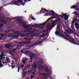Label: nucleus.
I'll use <instances>...</instances> for the list:
<instances>
[{
    "label": "nucleus",
    "mask_w": 79,
    "mask_h": 79,
    "mask_svg": "<svg viewBox=\"0 0 79 79\" xmlns=\"http://www.w3.org/2000/svg\"><path fill=\"white\" fill-rule=\"evenodd\" d=\"M18 2L15 0H13L10 3V4L11 5V4H12L13 5H18V3H21L20 4L18 5V6H19V5H23V0H18Z\"/></svg>",
    "instance_id": "nucleus-1"
},
{
    "label": "nucleus",
    "mask_w": 79,
    "mask_h": 79,
    "mask_svg": "<svg viewBox=\"0 0 79 79\" xmlns=\"http://www.w3.org/2000/svg\"><path fill=\"white\" fill-rule=\"evenodd\" d=\"M53 18H54L53 17L52 18V17H51L49 18L48 19H47L46 20V21L45 22L41 24V23H40L39 25L40 26H42L41 27H40L39 28L40 29H43V27H44V26H45V24H47V22H48V21H50V20H52V19H53Z\"/></svg>",
    "instance_id": "nucleus-2"
},
{
    "label": "nucleus",
    "mask_w": 79,
    "mask_h": 79,
    "mask_svg": "<svg viewBox=\"0 0 79 79\" xmlns=\"http://www.w3.org/2000/svg\"><path fill=\"white\" fill-rule=\"evenodd\" d=\"M51 13L52 15H54L55 16H57V17H61V18H63V17H64V16H66V13L64 15L62 14V15H59L54 12L53 11H51Z\"/></svg>",
    "instance_id": "nucleus-3"
},
{
    "label": "nucleus",
    "mask_w": 79,
    "mask_h": 79,
    "mask_svg": "<svg viewBox=\"0 0 79 79\" xmlns=\"http://www.w3.org/2000/svg\"><path fill=\"white\" fill-rule=\"evenodd\" d=\"M5 18V15L3 14H0V22L1 23H6V21L3 20Z\"/></svg>",
    "instance_id": "nucleus-4"
},
{
    "label": "nucleus",
    "mask_w": 79,
    "mask_h": 79,
    "mask_svg": "<svg viewBox=\"0 0 79 79\" xmlns=\"http://www.w3.org/2000/svg\"><path fill=\"white\" fill-rule=\"evenodd\" d=\"M13 19H17V22L18 23H20V24H22L23 27L24 26L23 25H24L25 23H24V22H23L21 19H17V17H15L14 19H13L12 20H13Z\"/></svg>",
    "instance_id": "nucleus-5"
},
{
    "label": "nucleus",
    "mask_w": 79,
    "mask_h": 79,
    "mask_svg": "<svg viewBox=\"0 0 79 79\" xmlns=\"http://www.w3.org/2000/svg\"><path fill=\"white\" fill-rule=\"evenodd\" d=\"M60 37H63V38H64V39H66V40H68V41H69L71 43H72V44H74V42H73L72 41H71V40H69V39H68V38L64 37V36H64V35H63L62 34H60Z\"/></svg>",
    "instance_id": "nucleus-6"
},
{
    "label": "nucleus",
    "mask_w": 79,
    "mask_h": 79,
    "mask_svg": "<svg viewBox=\"0 0 79 79\" xmlns=\"http://www.w3.org/2000/svg\"><path fill=\"white\" fill-rule=\"evenodd\" d=\"M15 34H18V35H19V36H21L22 37H25L26 36V35L20 33L19 31H15Z\"/></svg>",
    "instance_id": "nucleus-7"
},
{
    "label": "nucleus",
    "mask_w": 79,
    "mask_h": 79,
    "mask_svg": "<svg viewBox=\"0 0 79 79\" xmlns=\"http://www.w3.org/2000/svg\"><path fill=\"white\" fill-rule=\"evenodd\" d=\"M32 68L34 69H35L37 68V65L36 63V61H35L33 62V65H32Z\"/></svg>",
    "instance_id": "nucleus-8"
},
{
    "label": "nucleus",
    "mask_w": 79,
    "mask_h": 79,
    "mask_svg": "<svg viewBox=\"0 0 79 79\" xmlns=\"http://www.w3.org/2000/svg\"><path fill=\"white\" fill-rule=\"evenodd\" d=\"M5 47L6 48H9V49H10V48H11V47H15V46H12L11 45H10V44H7L5 45Z\"/></svg>",
    "instance_id": "nucleus-9"
},
{
    "label": "nucleus",
    "mask_w": 79,
    "mask_h": 79,
    "mask_svg": "<svg viewBox=\"0 0 79 79\" xmlns=\"http://www.w3.org/2000/svg\"><path fill=\"white\" fill-rule=\"evenodd\" d=\"M44 70L45 72H47V73L48 74L50 75V74H52V71H49V70L47 68H45L44 69Z\"/></svg>",
    "instance_id": "nucleus-10"
},
{
    "label": "nucleus",
    "mask_w": 79,
    "mask_h": 79,
    "mask_svg": "<svg viewBox=\"0 0 79 79\" xmlns=\"http://www.w3.org/2000/svg\"><path fill=\"white\" fill-rule=\"evenodd\" d=\"M0 58H1V60L0 61L1 62V63H2V61H5L6 57H3V56H2V55H0Z\"/></svg>",
    "instance_id": "nucleus-11"
},
{
    "label": "nucleus",
    "mask_w": 79,
    "mask_h": 79,
    "mask_svg": "<svg viewBox=\"0 0 79 79\" xmlns=\"http://www.w3.org/2000/svg\"><path fill=\"white\" fill-rule=\"evenodd\" d=\"M75 26L77 29H78L79 27V19L78 20L75 24Z\"/></svg>",
    "instance_id": "nucleus-12"
},
{
    "label": "nucleus",
    "mask_w": 79,
    "mask_h": 79,
    "mask_svg": "<svg viewBox=\"0 0 79 79\" xmlns=\"http://www.w3.org/2000/svg\"><path fill=\"white\" fill-rule=\"evenodd\" d=\"M58 32H59V27L57 26L56 31L55 32V34L56 35H60V34H59Z\"/></svg>",
    "instance_id": "nucleus-13"
},
{
    "label": "nucleus",
    "mask_w": 79,
    "mask_h": 79,
    "mask_svg": "<svg viewBox=\"0 0 79 79\" xmlns=\"http://www.w3.org/2000/svg\"><path fill=\"white\" fill-rule=\"evenodd\" d=\"M55 23H51V26L48 29V30H50V29H52L53 27H55V25L54 24Z\"/></svg>",
    "instance_id": "nucleus-14"
},
{
    "label": "nucleus",
    "mask_w": 79,
    "mask_h": 79,
    "mask_svg": "<svg viewBox=\"0 0 79 79\" xmlns=\"http://www.w3.org/2000/svg\"><path fill=\"white\" fill-rule=\"evenodd\" d=\"M9 36L11 37H14V38H18V35H16L13 34H10L9 35Z\"/></svg>",
    "instance_id": "nucleus-15"
},
{
    "label": "nucleus",
    "mask_w": 79,
    "mask_h": 79,
    "mask_svg": "<svg viewBox=\"0 0 79 79\" xmlns=\"http://www.w3.org/2000/svg\"><path fill=\"white\" fill-rule=\"evenodd\" d=\"M42 10H41V11H45V12H47V13H50L52 11H49L48 10H47L46 9L44 8L42 9Z\"/></svg>",
    "instance_id": "nucleus-16"
},
{
    "label": "nucleus",
    "mask_w": 79,
    "mask_h": 79,
    "mask_svg": "<svg viewBox=\"0 0 79 79\" xmlns=\"http://www.w3.org/2000/svg\"><path fill=\"white\" fill-rule=\"evenodd\" d=\"M42 42H43V41H39V40H38L35 43V45H39V44H42Z\"/></svg>",
    "instance_id": "nucleus-17"
},
{
    "label": "nucleus",
    "mask_w": 79,
    "mask_h": 79,
    "mask_svg": "<svg viewBox=\"0 0 79 79\" xmlns=\"http://www.w3.org/2000/svg\"><path fill=\"white\" fill-rule=\"evenodd\" d=\"M44 66L41 65L39 67H38V69L39 70H41L43 69L44 68Z\"/></svg>",
    "instance_id": "nucleus-18"
},
{
    "label": "nucleus",
    "mask_w": 79,
    "mask_h": 79,
    "mask_svg": "<svg viewBox=\"0 0 79 79\" xmlns=\"http://www.w3.org/2000/svg\"><path fill=\"white\" fill-rule=\"evenodd\" d=\"M27 59L26 58H25L23 60L22 62L24 64H26V61H27Z\"/></svg>",
    "instance_id": "nucleus-19"
},
{
    "label": "nucleus",
    "mask_w": 79,
    "mask_h": 79,
    "mask_svg": "<svg viewBox=\"0 0 79 79\" xmlns=\"http://www.w3.org/2000/svg\"><path fill=\"white\" fill-rule=\"evenodd\" d=\"M25 24H26V23H25L24 25H23V27H24V28H27L28 27H31V24H30L29 25L27 26H26V25H25Z\"/></svg>",
    "instance_id": "nucleus-20"
},
{
    "label": "nucleus",
    "mask_w": 79,
    "mask_h": 79,
    "mask_svg": "<svg viewBox=\"0 0 79 79\" xmlns=\"http://www.w3.org/2000/svg\"><path fill=\"white\" fill-rule=\"evenodd\" d=\"M19 65V66H18V72H19V69H20V67H21V65H20V64H19V63L18 64H17V66H18Z\"/></svg>",
    "instance_id": "nucleus-21"
},
{
    "label": "nucleus",
    "mask_w": 79,
    "mask_h": 79,
    "mask_svg": "<svg viewBox=\"0 0 79 79\" xmlns=\"http://www.w3.org/2000/svg\"><path fill=\"white\" fill-rule=\"evenodd\" d=\"M77 6H78L74 5V6H71L70 7V8H71V9H74L75 8H77Z\"/></svg>",
    "instance_id": "nucleus-22"
},
{
    "label": "nucleus",
    "mask_w": 79,
    "mask_h": 79,
    "mask_svg": "<svg viewBox=\"0 0 79 79\" xmlns=\"http://www.w3.org/2000/svg\"><path fill=\"white\" fill-rule=\"evenodd\" d=\"M64 17V20L66 21V20H68V16L67 15V14H66V15Z\"/></svg>",
    "instance_id": "nucleus-23"
},
{
    "label": "nucleus",
    "mask_w": 79,
    "mask_h": 79,
    "mask_svg": "<svg viewBox=\"0 0 79 79\" xmlns=\"http://www.w3.org/2000/svg\"><path fill=\"white\" fill-rule=\"evenodd\" d=\"M5 61H7V63H9V62H10V59L9 58H8V57H6V59H5Z\"/></svg>",
    "instance_id": "nucleus-24"
},
{
    "label": "nucleus",
    "mask_w": 79,
    "mask_h": 79,
    "mask_svg": "<svg viewBox=\"0 0 79 79\" xmlns=\"http://www.w3.org/2000/svg\"><path fill=\"white\" fill-rule=\"evenodd\" d=\"M2 63L4 66H5L7 64V63H8V62H6V61H2Z\"/></svg>",
    "instance_id": "nucleus-25"
},
{
    "label": "nucleus",
    "mask_w": 79,
    "mask_h": 79,
    "mask_svg": "<svg viewBox=\"0 0 79 79\" xmlns=\"http://www.w3.org/2000/svg\"><path fill=\"white\" fill-rule=\"evenodd\" d=\"M25 44V42L24 41H21L19 43V44L20 45L24 44Z\"/></svg>",
    "instance_id": "nucleus-26"
},
{
    "label": "nucleus",
    "mask_w": 79,
    "mask_h": 79,
    "mask_svg": "<svg viewBox=\"0 0 79 79\" xmlns=\"http://www.w3.org/2000/svg\"><path fill=\"white\" fill-rule=\"evenodd\" d=\"M40 75H42L43 74V75L44 76H45V77H47V76H46V74L45 73H40Z\"/></svg>",
    "instance_id": "nucleus-27"
},
{
    "label": "nucleus",
    "mask_w": 79,
    "mask_h": 79,
    "mask_svg": "<svg viewBox=\"0 0 79 79\" xmlns=\"http://www.w3.org/2000/svg\"><path fill=\"white\" fill-rule=\"evenodd\" d=\"M30 58L31 61H30V63H31V62H32V58H33V56H31Z\"/></svg>",
    "instance_id": "nucleus-28"
},
{
    "label": "nucleus",
    "mask_w": 79,
    "mask_h": 79,
    "mask_svg": "<svg viewBox=\"0 0 79 79\" xmlns=\"http://www.w3.org/2000/svg\"><path fill=\"white\" fill-rule=\"evenodd\" d=\"M22 46L21 45H19L16 48L17 49H20V48H21Z\"/></svg>",
    "instance_id": "nucleus-29"
},
{
    "label": "nucleus",
    "mask_w": 79,
    "mask_h": 79,
    "mask_svg": "<svg viewBox=\"0 0 79 79\" xmlns=\"http://www.w3.org/2000/svg\"><path fill=\"white\" fill-rule=\"evenodd\" d=\"M73 13H74L76 16H78V12H77L75 11L73 12Z\"/></svg>",
    "instance_id": "nucleus-30"
},
{
    "label": "nucleus",
    "mask_w": 79,
    "mask_h": 79,
    "mask_svg": "<svg viewBox=\"0 0 79 79\" xmlns=\"http://www.w3.org/2000/svg\"><path fill=\"white\" fill-rule=\"evenodd\" d=\"M74 21H75V22H76V21H79V20H77V18H75L73 20Z\"/></svg>",
    "instance_id": "nucleus-31"
},
{
    "label": "nucleus",
    "mask_w": 79,
    "mask_h": 79,
    "mask_svg": "<svg viewBox=\"0 0 79 79\" xmlns=\"http://www.w3.org/2000/svg\"><path fill=\"white\" fill-rule=\"evenodd\" d=\"M9 53L10 54V55H11L12 56H15V55H14V54L12 53L11 52H10Z\"/></svg>",
    "instance_id": "nucleus-32"
},
{
    "label": "nucleus",
    "mask_w": 79,
    "mask_h": 79,
    "mask_svg": "<svg viewBox=\"0 0 79 79\" xmlns=\"http://www.w3.org/2000/svg\"><path fill=\"white\" fill-rule=\"evenodd\" d=\"M4 26V25L3 24H0V28H1V27H3Z\"/></svg>",
    "instance_id": "nucleus-33"
},
{
    "label": "nucleus",
    "mask_w": 79,
    "mask_h": 79,
    "mask_svg": "<svg viewBox=\"0 0 79 79\" xmlns=\"http://www.w3.org/2000/svg\"><path fill=\"white\" fill-rule=\"evenodd\" d=\"M13 57L12 58L13 59H14V60H15V62H16V61H17V59H16V58H15V56H13Z\"/></svg>",
    "instance_id": "nucleus-34"
},
{
    "label": "nucleus",
    "mask_w": 79,
    "mask_h": 79,
    "mask_svg": "<svg viewBox=\"0 0 79 79\" xmlns=\"http://www.w3.org/2000/svg\"><path fill=\"white\" fill-rule=\"evenodd\" d=\"M74 44H74L75 45H79V44L77 43L74 42Z\"/></svg>",
    "instance_id": "nucleus-35"
},
{
    "label": "nucleus",
    "mask_w": 79,
    "mask_h": 79,
    "mask_svg": "<svg viewBox=\"0 0 79 79\" xmlns=\"http://www.w3.org/2000/svg\"><path fill=\"white\" fill-rule=\"evenodd\" d=\"M38 35H39V34H34L33 35H32V37H35V36H38Z\"/></svg>",
    "instance_id": "nucleus-36"
},
{
    "label": "nucleus",
    "mask_w": 79,
    "mask_h": 79,
    "mask_svg": "<svg viewBox=\"0 0 79 79\" xmlns=\"http://www.w3.org/2000/svg\"><path fill=\"white\" fill-rule=\"evenodd\" d=\"M35 31H37L35 30L33 31H32L31 32V34H34V32H35Z\"/></svg>",
    "instance_id": "nucleus-37"
},
{
    "label": "nucleus",
    "mask_w": 79,
    "mask_h": 79,
    "mask_svg": "<svg viewBox=\"0 0 79 79\" xmlns=\"http://www.w3.org/2000/svg\"><path fill=\"white\" fill-rule=\"evenodd\" d=\"M30 32V31H27L26 30H25L24 31V32Z\"/></svg>",
    "instance_id": "nucleus-38"
},
{
    "label": "nucleus",
    "mask_w": 79,
    "mask_h": 79,
    "mask_svg": "<svg viewBox=\"0 0 79 79\" xmlns=\"http://www.w3.org/2000/svg\"><path fill=\"white\" fill-rule=\"evenodd\" d=\"M25 29H27V30H31V29H32V28L31 27H30L29 28H25Z\"/></svg>",
    "instance_id": "nucleus-39"
},
{
    "label": "nucleus",
    "mask_w": 79,
    "mask_h": 79,
    "mask_svg": "<svg viewBox=\"0 0 79 79\" xmlns=\"http://www.w3.org/2000/svg\"><path fill=\"white\" fill-rule=\"evenodd\" d=\"M18 50V49H17V48H16L15 49H13L12 50V51H13V52H15V50Z\"/></svg>",
    "instance_id": "nucleus-40"
},
{
    "label": "nucleus",
    "mask_w": 79,
    "mask_h": 79,
    "mask_svg": "<svg viewBox=\"0 0 79 79\" xmlns=\"http://www.w3.org/2000/svg\"><path fill=\"white\" fill-rule=\"evenodd\" d=\"M10 66L12 67V69H14L15 68V65Z\"/></svg>",
    "instance_id": "nucleus-41"
},
{
    "label": "nucleus",
    "mask_w": 79,
    "mask_h": 79,
    "mask_svg": "<svg viewBox=\"0 0 79 79\" xmlns=\"http://www.w3.org/2000/svg\"><path fill=\"white\" fill-rule=\"evenodd\" d=\"M58 19L57 20V21H61V18H58Z\"/></svg>",
    "instance_id": "nucleus-42"
},
{
    "label": "nucleus",
    "mask_w": 79,
    "mask_h": 79,
    "mask_svg": "<svg viewBox=\"0 0 79 79\" xmlns=\"http://www.w3.org/2000/svg\"><path fill=\"white\" fill-rule=\"evenodd\" d=\"M3 65L2 64L1 61H0V67H3Z\"/></svg>",
    "instance_id": "nucleus-43"
},
{
    "label": "nucleus",
    "mask_w": 79,
    "mask_h": 79,
    "mask_svg": "<svg viewBox=\"0 0 79 79\" xmlns=\"http://www.w3.org/2000/svg\"><path fill=\"white\" fill-rule=\"evenodd\" d=\"M24 39H25V41L26 42L27 41H28L29 40L28 39V38H24Z\"/></svg>",
    "instance_id": "nucleus-44"
},
{
    "label": "nucleus",
    "mask_w": 79,
    "mask_h": 79,
    "mask_svg": "<svg viewBox=\"0 0 79 79\" xmlns=\"http://www.w3.org/2000/svg\"><path fill=\"white\" fill-rule=\"evenodd\" d=\"M72 30H73V31H76L75 29H74V27H73V26H72Z\"/></svg>",
    "instance_id": "nucleus-45"
},
{
    "label": "nucleus",
    "mask_w": 79,
    "mask_h": 79,
    "mask_svg": "<svg viewBox=\"0 0 79 79\" xmlns=\"http://www.w3.org/2000/svg\"><path fill=\"white\" fill-rule=\"evenodd\" d=\"M34 77V75H32L30 77V78L31 79H33V77Z\"/></svg>",
    "instance_id": "nucleus-46"
},
{
    "label": "nucleus",
    "mask_w": 79,
    "mask_h": 79,
    "mask_svg": "<svg viewBox=\"0 0 79 79\" xmlns=\"http://www.w3.org/2000/svg\"><path fill=\"white\" fill-rule=\"evenodd\" d=\"M37 25H38V24H36L35 25H33L32 26V27H34V26H37Z\"/></svg>",
    "instance_id": "nucleus-47"
},
{
    "label": "nucleus",
    "mask_w": 79,
    "mask_h": 79,
    "mask_svg": "<svg viewBox=\"0 0 79 79\" xmlns=\"http://www.w3.org/2000/svg\"><path fill=\"white\" fill-rule=\"evenodd\" d=\"M30 43V41H28V42H26L25 43V44H28Z\"/></svg>",
    "instance_id": "nucleus-48"
},
{
    "label": "nucleus",
    "mask_w": 79,
    "mask_h": 79,
    "mask_svg": "<svg viewBox=\"0 0 79 79\" xmlns=\"http://www.w3.org/2000/svg\"><path fill=\"white\" fill-rule=\"evenodd\" d=\"M46 16H48L49 15V16H51V15H49L48 14H45Z\"/></svg>",
    "instance_id": "nucleus-49"
},
{
    "label": "nucleus",
    "mask_w": 79,
    "mask_h": 79,
    "mask_svg": "<svg viewBox=\"0 0 79 79\" xmlns=\"http://www.w3.org/2000/svg\"><path fill=\"white\" fill-rule=\"evenodd\" d=\"M75 22H75V21L73 20L72 23V24H74V23H75Z\"/></svg>",
    "instance_id": "nucleus-50"
},
{
    "label": "nucleus",
    "mask_w": 79,
    "mask_h": 79,
    "mask_svg": "<svg viewBox=\"0 0 79 79\" xmlns=\"http://www.w3.org/2000/svg\"><path fill=\"white\" fill-rule=\"evenodd\" d=\"M10 32V30H8L6 31V32L8 33V32Z\"/></svg>",
    "instance_id": "nucleus-51"
},
{
    "label": "nucleus",
    "mask_w": 79,
    "mask_h": 79,
    "mask_svg": "<svg viewBox=\"0 0 79 79\" xmlns=\"http://www.w3.org/2000/svg\"><path fill=\"white\" fill-rule=\"evenodd\" d=\"M26 53H28V54H30V52H29V51H26Z\"/></svg>",
    "instance_id": "nucleus-52"
},
{
    "label": "nucleus",
    "mask_w": 79,
    "mask_h": 79,
    "mask_svg": "<svg viewBox=\"0 0 79 79\" xmlns=\"http://www.w3.org/2000/svg\"><path fill=\"white\" fill-rule=\"evenodd\" d=\"M45 36H46V35L45 34V35H43L42 36V37H45Z\"/></svg>",
    "instance_id": "nucleus-53"
},
{
    "label": "nucleus",
    "mask_w": 79,
    "mask_h": 79,
    "mask_svg": "<svg viewBox=\"0 0 79 79\" xmlns=\"http://www.w3.org/2000/svg\"><path fill=\"white\" fill-rule=\"evenodd\" d=\"M30 55H33L34 53H30Z\"/></svg>",
    "instance_id": "nucleus-54"
},
{
    "label": "nucleus",
    "mask_w": 79,
    "mask_h": 79,
    "mask_svg": "<svg viewBox=\"0 0 79 79\" xmlns=\"http://www.w3.org/2000/svg\"><path fill=\"white\" fill-rule=\"evenodd\" d=\"M2 36L3 37H5V36H6V34H2Z\"/></svg>",
    "instance_id": "nucleus-55"
},
{
    "label": "nucleus",
    "mask_w": 79,
    "mask_h": 79,
    "mask_svg": "<svg viewBox=\"0 0 79 79\" xmlns=\"http://www.w3.org/2000/svg\"><path fill=\"white\" fill-rule=\"evenodd\" d=\"M24 64H22L21 66V68H24Z\"/></svg>",
    "instance_id": "nucleus-56"
},
{
    "label": "nucleus",
    "mask_w": 79,
    "mask_h": 79,
    "mask_svg": "<svg viewBox=\"0 0 79 79\" xmlns=\"http://www.w3.org/2000/svg\"><path fill=\"white\" fill-rule=\"evenodd\" d=\"M21 53H24V51L23 50L21 51Z\"/></svg>",
    "instance_id": "nucleus-57"
},
{
    "label": "nucleus",
    "mask_w": 79,
    "mask_h": 79,
    "mask_svg": "<svg viewBox=\"0 0 79 79\" xmlns=\"http://www.w3.org/2000/svg\"><path fill=\"white\" fill-rule=\"evenodd\" d=\"M65 34L66 35L67 37H69L68 35L67 34V33H65Z\"/></svg>",
    "instance_id": "nucleus-58"
},
{
    "label": "nucleus",
    "mask_w": 79,
    "mask_h": 79,
    "mask_svg": "<svg viewBox=\"0 0 79 79\" xmlns=\"http://www.w3.org/2000/svg\"><path fill=\"white\" fill-rule=\"evenodd\" d=\"M34 47V45H30V47Z\"/></svg>",
    "instance_id": "nucleus-59"
},
{
    "label": "nucleus",
    "mask_w": 79,
    "mask_h": 79,
    "mask_svg": "<svg viewBox=\"0 0 79 79\" xmlns=\"http://www.w3.org/2000/svg\"><path fill=\"white\" fill-rule=\"evenodd\" d=\"M67 32L69 34H71V33L69 32V31L68 30H67Z\"/></svg>",
    "instance_id": "nucleus-60"
},
{
    "label": "nucleus",
    "mask_w": 79,
    "mask_h": 79,
    "mask_svg": "<svg viewBox=\"0 0 79 79\" xmlns=\"http://www.w3.org/2000/svg\"><path fill=\"white\" fill-rule=\"evenodd\" d=\"M44 32L43 31H40V33H41V34H43V33H44Z\"/></svg>",
    "instance_id": "nucleus-61"
},
{
    "label": "nucleus",
    "mask_w": 79,
    "mask_h": 79,
    "mask_svg": "<svg viewBox=\"0 0 79 79\" xmlns=\"http://www.w3.org/2000/svg\"><path fill=\"white\" fill-rule=\"evenodd\" d=\"M70 32H73V31L72 30V29H71L70 31Z\"/></svg>",
    "instance_id": "nucleus-62"
},
{
    "label": "nucleus",
    "mask_w": 79,
    "mask_h": 79,
    "mask_svg": "<svg viewBox=\"0 0 79 79\" xmlns=\"http://www.w3.org/2000/svg\"><path fill=\"white\" fill-rule=\"evenodd\" d=\"M76 41L78 43H79V41H78V40H77Z\"/></svg>",
    "instance_id": "nucleus-63"
},
{
    "label": "nucleus",
    "mask_w": 79,
    "mask_h": 79,
    "mask_svg": "<svg viewBox=\"0 0 79 79\" xmlns=\"http://www.w3.org/2000/svg\"><path fill=\"white\" fill-rule=\"evenodd\" d=\"M68 29H69V30L70 31L71 30V29L70 28H69Z\"/></svg>",
    "instance_id": "nucleus-64"
}]
</instances>
